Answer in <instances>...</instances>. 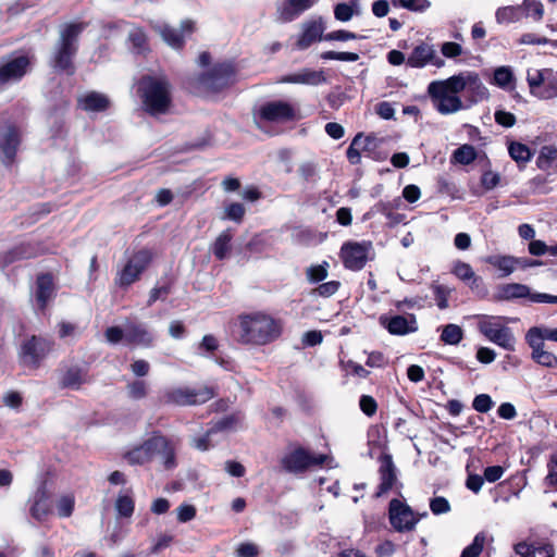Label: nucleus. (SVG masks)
<instances>
[{"instance_id": "nucleus-1", "label": "nucleus", "mask_w": 557, "mask_h": 557, "mask_svg": "<svg viewBox=\"0 0 557 557\" xmlns=\"http://www.w3.org/2000/svg\"><path fill=\"white\" fill-rule=\"evenodd\" d=\"M283 330L282 319L267 311L257 310L238 315L234 335L242 345L260 347L277 341Z\"/></svg>"}, {"instance_id": "nucleus-2", "label": "nucleus", "mask_w": 557, "mask_h": 557, "mask_svg": "<svg viewBox=\"0 0 557 557\" xmlns=\"http://www.w3.org/2000/svg\"><path fill=\"white\" fill-rule=\"evenodd\" d=\"M138 91L144 109L151 115L164 114L169 111L171 85L164 77L145 76L140 79Z\"/></svg>"}, {"instance_id": "nucleus-3", "label": "nucleus", "mask_w": 557, "mask_h": 557, "mask_svg": "<svg viewBox=\"0 0 557 557\" xmlns=\"http://www.w3.org/2000/svg\"><path fill=\"white\" fill-rule=\"evenodd\" d=\"M84 30L83 23L64 25L53 54V66L60 71L73 72L72 59L76 54L78 37Z\"/></svg>"}, {"instance_id": "nucleus-4", "label": "nucleus", "mask_w": 557, "mask_h": 557, "mask_svg": "<svg viewBox=\"0 0 557 557\" xmlns=\"http://www.w3.org/2000/svg\"><path fill=\"white\" fill-rule=\"evenodd\" d=\"M434 108L441 114L456 113L465 108L459 92L453 89L451 76L443 81H433L428 86Z\"/></svg>"}, {"instance_id": "nucleus-5", "label": "nucleus", "mask_w": 557, "mask_h": 557, "mask_svg": "<svg viewBox=\"0 0 557 557\" xmlns=\"http://www.w3.org/2000/svg\"><path fill=\"white\" fill-rule=\"evenodd\" d=\"M505 320L498 315H480L478 330L490 342L507 351H513L516 338L511 329L505 325Z\"/></svg>"}, {"instance_id": "nucleus-6", "label": "nucleus", "mask_w": 557, "mask_h": 557, "mask_svg": "<svg viewBox=\"0 0 557 557\" xmlns=\"http://www.w3.org/2000/svg\"><path fill=\"white\" fill-rule=\"evenodd\" d=\"M213 397L214 392L210 387H172L162 393L161 401L163 404L175 406H194L203 404Z\"/></svg>"}, {"instance_id": "nucleus-7", "label": "nucleus", "mask_w": 557, "mask_h": 557, "mask_svg": "<svg viewBox=\"0 0 557 557\" xmlns=\"http://www.w3.org/2000/svg\"><path fill=\"white\" fill-rule=\"evenodd\" d=\"M152 260V252L143 249L135 252L117 272L115 284L119 287L126 288L140 278L143 272L148 268Z\"/></svg>"}, {"instance_id": "nucleus-8", "label": "nucleus", "mask_w": 557, "mask_h": 557, "mask_svg": "<svg viewBox=\"0 0 557 557\" xmlns=\"http://www.w3.org/2000/svg\"><path fill=\"white\" fill-rule=\"evenodd\" d=\"M451 85L459 94L466 91L471 103H478L488 98V89L481 81L478 73L473 71L460 72L451 76Z\"/></svg>"}, {"instance_id": "nucleus-9", "label": "nucleus", "mask_w": 557, "mask_h": 557, "mask_svg": "<svg viewBox=\"0 0 557 557\" xmlns=\"http://www.w3.org/2000/svg\"><path fill=\"white\" fill-rule=\"evenodd\" d=\"M426 512L417 515L406 503L393 498L388 506V520L395 531L404 533L411 532L421 518L426 517Z\"/></svg>"}, {"instance_id": "nucleus-10", "label": "nucleus", "mask_w": 557, "mask_h": 557, "mask_svg": "<svg viewBox=\"0 0 557 557\" xmlns=\"http://www.w3.org/2000/svg\"><path fill=\"white\" fill-rule=\"evenodd\" d=\"M235 70L231 63H221L198 78V86L206 92H219L234 83Z\"/></svg>"}, {"instance_id": "nucleus-11", "label": "nucleus", "mask_w": 557, "mask_h": 557, "mask_svg": "<svg viewBox=\"0 0 557 557\" xmlns=\"http://www.w3.org/2000/svg\"><path fill=\"white\" fill-rule=\"evenodd\" d=\"M327 459L326 455H314L302 447H297L285 454L281 463L285 471L297 474L312 466L323 465Z\"/></svg>"}, {"instance_id": "nucleus-12", "label": "nucleus", "mask_w": 557, "mask_h": 557, "mask_svg": "<svg viewBox=\"0 0 557 557\" xmlns=\"http://www.w3.org/2000/svg\"><path fill=\"white\" fill-rule=\"evenodd\" d=\"M51 347V342L44 337L32 336L27 338L20 348L18 357L21 363L26 367L37 368L41 360L50 352Z\"/></svg>"}, {"instance_id": "nucleus-13", "label": "nucleus", "mask_w": 557, "mask_h": 557, "mask_svg": "<svg viewBox=\"0 0 557 557\" xmlns=\"http://www.w3.org/2000/svg\"><path fill=\"white\" fill-rule=\"evenodd\" d=\"M258 121L284 123L295 119V109L285 101H270L260 107Z\"/></svg>"}, {"instance_id": "nucleus-14", "label": "nucleus", "mask_w": 557, "mask_h": 557, "mask_svg": "<svg viewBox=\"0 0 557 557\" xmlns=\"http://www.w3.org/2000/svg\"><path fill=\"white\" fill-rule=\"evenodd\" d=\"M153 29L160 34L162 39L172 48L180 49L185 42L186 34L189 35L194 30V23L189 20L183 21L180 27H173L165 23L153 25Z\"/></svg>"}, {"instance_id": "nucleus-15", "label": "nucleus", "mask_w": 557, "mask_h": 557, "mask_svg": "<svg viewBox=\"0 0 557 557\" xmlns=\"http://www.w3.org/2000/svg\"><path fill=\"white\" fill-rule=\"evenodd\" d=\"M165 437L160 434H153L146 440L141 445L129 450L125 458L131 465H144L150 461L157 453V448L164 446Z\"/></svg>"}, {"instance_id": "nucleus-16", "label": "nucleus", "mask_w": 557, "mask_h": 557, "mask_svg": "<svg viewBox=\"0 0 557 557\" xmlns=\"http://www.w3.org/2000/svg\"><path fill=\"white\" fill-rule=\"evenodd\" d=\"M380 323L384 326L389 334L404 336L418 331V322L414 314H395V315H382Z\"/></svg>"}, {"instance_id": "nucleus-17", "label": "nucleus", "mask_w": 557, "mask_h": 557, "mask_svg": "<svg viewBox=\"0 0 557 557\" xmlns=\"http://www.w3.org/2000/svg\"><path fill=\"white\" fill-rule=\"evenodd\" d=\"M428 64L443 67L445 61L437 57L433 45L421 42L412 49L407 59V65L413 69H422Z\"/></svg>"}, {"instance_id": "nucleus-18", "label": "nucleus", "mask_w": 557, "mask_h": 557, "mask_svg": "<svg viewBox=\"0 0 557 557\" xmlns=\"http://www.w3.org/2000/svg\"><path fill=\"white\" fill-rule=\"evenodd\" d=\"M369 244L346 243L341 249L344 265L352 271L361 270L368 260Z\"/></svg>"}, {"instance_id": "nucleus-19", "label": "nucleus", "mask_w": 557, "mask_h": 557, "mask_svg": "<svg viewBox=\"0 0 557 557\" xmlns=\"http://www.w3.org/2000/svg\"><path fill=\"white\" fill-rule=\"evenodd\" d=\"M21 136L15 126L9 125L0 132V160L4 165H11L14 161Z\"/></svg>"}, {"instance_id": "nucleus-20", "label": "nucleus", "mask_w": 557, "mask_h": 557, "mask_svg": "<svg viewBox=\"0 0 557 557\" xmlns=\"http://www.w3.org/2000/svg\"><path fill=\"white\" fill-rule=\"evenodd\" d=\"M30 60L26 55H18L0 65V84L20 81L27 72Z\"/></svg>"}, {"instance_id": "nucleus-21", "label": "nucleus", "mask_w": 557, "mask_h": 557, "mask_svg": "<svg viewBox=\"0 0 557 557\" xmlns=\"http://www.w3.org/2000/svg\"><path fill=\"white\" fill-rule=\"evenodd\" d=\"M380 484L375 497H381L393 488L397 481L396 467L391 455H382L380 458Z\"/></svg>"}, {"instance_id": "nucleus-22", "label": "nucleus", "mask_w": 557, "mask_h": 557, "mask_svg": "<svg viewBox=\"0 0 557 557\" xmlns=\"http://www.w3.org/2000/svg\"><path fill=\"white\" fill-rule=\"evenodd\" d=\"M280 83L285 84H301L309 86H318L326 82L323 71H315L311 69H301L300 71L285 75L280 78Z\"/></svg>"}, {"instance_id": "nucleus-23", "label": "nucleus", "mask_w": 557, "mask_h": 557, "mask_svg": "<svg viewBox=\"0 0 557 557\" xmlns=\"http://www.w3.org/2000/svg\"><path fill=\"white\" fill-rule=\"evenodd\" d=\"M513 557H555V548L550 543L520 542L515 545Z\"/></svg>"}, {"instance_id": "nucleus-24", "label": "nucleus", "mask_w": 557, "mask_h": 557, "mask_svg": "<svg viewBox=\"0 0 557 557\" xmlns=\"http://www.w3.org/2000/svg\"><path fill=\"white\" fill-rule=\"evenodd\" d=\"M531 288L520 283H507L497 287L495 299L499 301H510L515 299L529 298L531 300Z\"/></svg>"}, {"instance_id": "nucleus-25", "label": "nucleus", "mask_w": 557, "mask_h": 557, "mask_svg": "<svg viewBox=\"0 0 557 557\" xmlns=\"http://www.w3.org/2000/svg\"><path fill=\"white\" fill-rule=\"evenodd\" d=\"M318 0H285L278 9V20L281 22H290L298 17L302 12L310 9Z\"/></svg>"}, {"instance_id": "nucleus-26", "label": "nucleus", "mask_w": 557, "mask_h": 557, "mask_svg": "<svg viewBox=\"0 0 557 557\" xmlns=\"http://www.w3.org/2000/svg\"><path fill=\"white\" fill-rule=\"evenodd\" d=\"M48 491L46 487V483H41L36 490L33 496V505L30 507V515L38 521L44 520L47 515L50 512V506L48 503Z\"/></svg>"}, {"instance_id": "nucleus-27", "label": "nucleus", "mask_w": 557, "mask_h": 557, "mask_svg": "<svg viewBox=\"0 0 557 557\" xmlns=\"http://www.w3.org/2000/svg\"><path fill=\"white\" fill-rule=\"evenodd\" d=\"M153 341L152 334L143 325L127 323L125 325V342L131 345L150 346Z\"/></svg>"}, {"instance_id": "nucleus-28", "label": "nucleus", "mask_w": 557, "mask_h": 557, "mask_svg": "<svg viewBox=\"0 0 557 557\" xmlns=\"http://www.w3.org/2000/svg\"><path fill=\"white\" fill-rule=\"evenodd\" d=\"M78 104L85 111L100 112L109 108L110 100L103 94L90 91L78 98Z\"/></svg>"}, {"instance_id": "nucleus-29", "label": "nucleus", "mask_w": 557, "mask_h": 557, "mask_svg": "<svg viewBox=\"0 0 557 557\" xmlns=\"http://www.w3.org/2000/svg\"><path fill=\"white\" fill-rule=\"evenodd\" d=\"M323 26L319 22H309L302 25V33L297 40V47L305 50L317 40L323 39Z\"/></svg>"}, {"instance_id": "nucleus-30", "label": "nucleus", "mask_w": 557, "mask_h": 557, "mask_svg": "<svg viewBox=\"0 0 557 557\" xmlns=\"http://www.w3.org/2000/svg\"><path fill=\"white\" fill-rule=\"evenodd\" d=\"M36 301L40 309H45L48 301L53 297V278L50 274H41L37 277Z\"/></svg>"}, {"instance_id": "nucleus-31", "label": "nucleus", "mask_w": 557, "mask_h": 557, "mask_svg": "<svg viewBox=\"0 0 557 557\" xmlns=\"http://www.w3.org/2000/svg\"><path fill=\"white\" fill-rule=\"evenodd\" d=\"M87 382V372L79 367L69 368L62 375L60 385L65 388L79 389Z\"/></svg>"}, {"instance_id": "nucleus-32", "label": "nucleus", "mask_w": 557, "mask_h": 557, "mask_svg": "<svg viewBox=\"0 0 557 557\" xmlns=\"http://www.w3.org/2000/svg\"><path fill=\"white\" fill-rule=\"evenodd\" d=\"M485 262L498 269L502 276L510 275L518 268V258L512 256H488Z\"/></svg>"}, {"instance_id": "nucleus-33", "label": "nucleus", "mask_w": 557, "mask_h": 557, "mask_svg": "<svg viewBox=\"0 0 557 557\" xmlns=\"http://www.w3.org/2000/svg\"><path fill=\"white\" fill-rule=\"evenodd\" d=\"M532 348L531 357L540 366L546 368H554L557 366V357L544 349V344H537L536 342H527Z\"/></svg>"}, {"instance_id": "nucleus-34", "label": "nucleus", "mask_w": 557, "mask_h": 557, "mask_svg": "<svg viewBox=\"0 0 557 557\" xmlns=\"http://www.w3.org/2000/svg\"><path fill=\"white\" fill-rule=\"evenodd\" d=\"M370 145V137H363L361 134L356 135L346 152L349 162L358 164L361 160V153L369 150Z\"/></svg>"}, {"instance_id": "nucleus-35", "label": "nucleus", "mask_w": 557, "mask_h": 557, "mask_svg": "<svg viewBox=\"0 0 557 557\" xmlns=\"http://www.w3.org/2000/svg\"><path fill=\"white\" fill-rule=\"evenodd\" d=\"M536 166L542 171L557 169V147L553 145L543 146L536 158Z\"/></svg>"}, {"instance_id": "nucleus-36", "label": "nucleus", "mask_w": 557, "mask_h": 557, "mask_svg": "<svg viewBox=\"0 0 557 557\" xmlns=\"http://www.w3.org/2000/svg\"><path fill=\"white\" fill-rule=\"evenodd\" d=\"M492 83L502 89L510 90L515 87V76L510 66H498L494 71Z\"/></svg>"}, {"instance_id": "nucleus-37", "label": "nucleus", "mask_w": 557, "mask_h": 557, "mask_svg": "<svg viewBox=\"0 0 557 557\" xmlns=\"http://www.w3.org/2000/svg\"><path fill=\"white\" fill-rule=\"evenodd\" d=\"M37 255V250L28 243H22L8 251L4 256V264H10L21 259L33 258Z\"/></svg>"}, {"instance_id": "nucleus-38", "label": "nucleus", "mask_w": 557, "mask_h": 557, "mask_svg": "<svg viewBox=\"0 0 557 557\" xmlns=\"http://www.w3.org/2000/svg\"><path fill=\"white\" fill-rule=\"evenodd\" d=\"M520 5H505L500 7L495 12L496 23L499 25L517 23L521 18Z\"/></svg>"}, {"instance_id": "nucleus-39", "label": "nucleus", "mask_w": 557, "mask_h": 557, "mask_svg": "<svg viewBox=\"0 0 557 557\" xmlns=\"http://www.w3.org/2000/svg\"><path fill=\"white\" fill-rule=\"evenodd\" d=\"M549 69H531L527 73V82L530 87V91L532 95L537 97V94L541 92L544 87L546 76L548 74Z\"/></svg>"}, {"instance_id": "nucleus-40", "label": "nucleus", "mask_w": 557, "mask_h": 557, "mask_svg": "<svg viewBox=\"0 0 557 557\" xmlns=\"http://www.w3.org/2000/svg\"><path fill=\"white\" fill-rule=\"evenodd\" d=\"M232 234L230 231L222 232L212 245V252L216 259H225L231 251Z\"/></svg>"}, {"instance_id": "nucleus-41", "label": "nucleus", "mask_w": 557, "mask_h": 557, "mask_svg": "<svg viewBox=\"0 0 557 557\" xmlns=\"http://www.w3.org/2000/svg\"><path fill=\"white\" fill-rule=\"evenodd\" d=\"M525 339L537 344H544L545 339L557 342V329L531 327L525 335Z\"/></svg>"}, {"instance_id": "nucleus-42", "label": "nucleus", "mask_w": 557, "mask_h": 557, "mask_svg": "<svg viewBox=\"0 0 557 557\" xmlns=\"http://www.w3.org/2000/svg\"><path fill=\"white\" fill-rule=\"evenodd\" d=\"M164 444V446L157 448L156 456H159L164 468L170 470L176 467L175 447L166 437Z\"/></svg>"}, {"instance_id": "nucleus-43", "label": "nucleus", "mask_w": 557, "mask_h": 557, "mask_svg": "<svg viewBox=\"0 0 557 557\" xmlns=\"http://www.w3.org/2000/svg\"><path fill=\"white\" fill-rule=\"evenodd\" d=\"M463 338V330L454 323L443 326L441 341L446 345H458Z\"/></svg>"}, {"instance_id": "nucleus-44", "label": "nucleus", "mask_w": 557, "mask_h": 557, "mask_svg": "<svg viewBox=\"0 0 557 557\" xmlns=\"http://www.w3.org/2000/svg\"><path fill=\"white\" fill-rule=\"evenodd\" d=\"M358 0H352L350 3H338L334 8V16L337 21L348 22L358 12Z\"/></svg>"}, {"instance_id": "nucleus-45", "label": "nucleus", "mask_w": 557, "mask_h": 557, "mask_svg": "<svg viewBox=\"0 0 557 557\" xmlns=\"http://www.w3.org/2000/svg\"><path fill=\"white\" fill-rule=\"evenodd\" d=\"M537 97L541 99H553L557 97V72L549 69L548 74L546 76V81L544 87L541 92L537 94Z\"/></svg>"}, {"instance_id": "nucleus-46", "label": "nucleus", "mask_w": 557, "mask_h": 557, "mask_svg": "<svg viewBox=\"0 0 557 557\" xmlns=\"http://www.w3.org/2000/svg\"><path fill=\"white\" fill-rule=\"evenodd\" d=\"M509 156L516 161L527 163L531 160L532 153L530 148L521 143H511L508 147Z\"/></svg>"}, {"instance_id": "nucleus-47", "label": "nucleus", "mask_w": 557, "mask_h": 557, "mask_svg": "<svg viewBox=\"0 0 557 557\" xmlns=\"http://www.w3.org/2000/svg\"><path fill=\"white\" fill-rule=\"evenodd\" d=\"M453 158L457 163L468 165L475 160L476 151L471 145H462L454 151Z\"/></svg>"}, {"instance_id": "nucleus-48", "label": "nucleus", "mask_w": 557, "mask_h": 557, "mask_svg": "<svg viewBox=\"0 0 557 557\" xmlns=\"http://www.w3.org/2000/svg\"><path fill=\"white\" fill-rule=\"evenodd\" d=\"M517 42L519 45H550L554 48H557V40L548 39L547 37L539 36L534 33H524L522 34Z\"/></svg>"}, {"instance_id": "nucleus-49", "label": "nucleus", "mask_w": 557, "mask_h": 557, "mask_svg": "<svg viewBox=\"0 0 557 557\" xmlns=\"http://www.w3.org/2000/svg\"><path fill=\"white\" fill-rule=\"evenodd\" d=\"M146 34L139 27H133L128 32V41L132 44L136 52H143L146 48Z\"/></svg>"}, {"instance_id": "nucleus-50", "label": "nucleus", "mask_w": 557, "mask_h": 557, "mask_svg": "<svg viewBox=\"0 0 557 557\" xmlns=\"http://www.w3.org/2000/svg\"><path fill=\"white\" fill-rule=\"evenodd\" d=\"M521 7L527 11V15L535 22H540L544 16V7L539 0H523Z\"/></svg>"}, {"instance_id": "nucleus-51", "label": "nucleus", "mask_w": 557, "mask_h": 557, "mask_svg": "<svg viewBox=\"0 0 557 557\" xmlns=\"http://www.w3.org/2000/svg\"><path fill=\"white\" fill-rule=\"evenodd\" d=\"M484 543V534L478 533L474 536L472 543L462 550L460 557H478L483 550Z\"/></svg>"}, {"instance_id": "nucleus-52", "label": "nucleus", "mask_w": 557, "mask_h": 557, "mask_svg": "<svg viewBox=\"0 0 557 557\" xmlns=\"http://www.w3.org/2000/svg\"><path fill=\"white\" fill-rule=\"evenodd\" d=\"M115 508L119 516L129 518L134 512V500L127 495H120L115 502Z\"/></svg>"}, {"instance_id": "nucleus-53", "label": "nucleus", "mask_w": 557, "mask_h": 557, "mask_svg": "<svg viewBox=\"0 0 557 557\" xmlns=\"http://www.w3.org/2000/svg\"><path fill=\"white\" fill-rule=\"evenodd\" d=\"M75 498L72 494L63 495L57 503L58 515L62 518H67L73 513Z\"/></svg>"}, {"instance_id": "nucleus-54", "label": "nucleus", "mask_w": 557, "mask_h": 557, "mask_svg": "<svg viewBox=\"0 0 557 557\" xmlns=\"http://www.w3.org/2000/svg\"><path fill=\"white\" fill-rule=\"evenodd\" d=\"M227 425H228V422H227V420H226V419H225V420H222V421H219V422L215 424V426H214V428H212L211 430H209V431L206 433V435H205V436L199 437V438H195V440H194V446H195L197 449L202 450V451H205V450L209 449V447H210L209 438H210L211 434H212L213 432H215L216 430H224L225 428H227Z\"/></svg>"}, {"instance_id": "nucleus-55", "label": "nucleus", "mask_w": 557, "mask_h": 557, "mask_svg": "<svg viewBox=\"0 0 557 557\" xmlns=\"http://www.w3.org/2000/svg\"><path fill=\"white\" fill-rule=\"evenodd\" d=\"M494 401L488 394H479L472 401V407L480 413H486L494 407Z\"/></svg>"}, {"instance_id": "nucleus-56", "label": "nucleus", "mask_w": 557, "mask_h": 557, "mask_svg": "<svg viewBox=\"0 0 557 557\" xmlns=\"http://www.w3.org/2000/svg\"><path fill=\"white\" fill-rule=\"evenodd\" d=\"M245 212L246 209L244 205L239 202H233L225 208L224 219L239 223L243 220Z\"/></svg>"}, {"instance_id": "nucleus-57", "label": "nucleus", "mask_w": 557, "mask_h": 557, "mask_svg": "<svg viewBox=\"0 0 557 557\" xmlns=\"http://www.w3.org/2000/svg\"><path fill=\"white\" fill-rule=\"evenodd\" d=\"M399 5L412 12H425L431 8L430 0H398Z\"/></svg>"}, {"instance_id": "nucleus-58", "label": "nucleus", "mask_w": 557, "mask_h": 557, "mask_svg": "<svg viewBox=\"0 0 557 557\" xmlns=\"http://www.w3.org/2000/svg\"><path fill=\"white\" fill-rule=\"evenodd\" d=\"M323 60H337L343 62H356L359 60V54L355 52H335L325 51L321 54Z\"/></svg>"}, {"instance_id": "nucleus-59", "label": "nucleus", "mask_w": 557, "mask_h": 557, "mask_svg": "<svg viewBox=\"0 0 557 557\" xmlns=\"http://www.w3.org/2000/svg\"><path fill=\"white\" fill-rule=\"evenodd\" d=\"M329 267L327 262H323V264L312 265L307 270L308 280L312 283H317L323 281L327 276Z\"/></svg>"}, {"instance_id": "nucleus-60", "label": "nucleus", "mask_w": 557, "mask_h": 557, "mask_svg": "<svg viewBox=\"0 0 557 557\" xmlns=\"http://www.w3.org/2000/svg\"><path fill=\"white\" fill-rule=\"evenodd\" d=\"M453 273L461 281L467 283L474 274L472 267L466 262H457L454 265Z\"/></svg>"}, {"instance_id": "nucleus-61", "label": "nucleus", "mask_w": 557, "mask_h": 557, "mask_svg": "<svg viewBox=\"0 0 557 557\" xmlns=\"http://www.w3.org/2000/svg\"><path fill=\"white\" fill-rule=\"evenodd\" d=\"M430 509L436 516L447 513L450 511V504L445 497L436 496L430 500Z\"/></svg>"}, {"instance_id": "nucleus-62", "label": "nucleus", "mask_w": 557, "mask_h": 557, "mask_svg": "<svg viewBox=\"0 0 557 557\" xmlns=\"http://www.w3.org/2000/svg\"><path fill=\"white\" fill-rule=\"evenodd\" d=\"M127 392L133 399H141L147 395V384L144 381H134L127 385Z\"/></svg>"}, {"instance_id": "nucleus-63", "label": "nucleus", "mask_w": 557, "mask_h": 557, "mask_svg": "<svg viewBox=\"0 0 557 557\" xmlns=\"http://www.w3.org/2000/svg\"><path fill=\"white\" fill-rule=\"evenodd\" d=\"M469 288L478 296L485 297L487 295V288L481 276L474 274L468 282Z\"/></svg>"}, {"instance_id": "nucleus-64", "label": "nucleus", "mask_w": 557, "mask_h": 557, "mask_svg": "<svg viewBox=\"0 0 557 557\" xmlns=\"http://www.w3.org/2000/svg\"><path fill=\"white\" fill-rule=\"evenodd\" d=\"M177 511V520L180 522H188L196 517V508L193 505H181L176 509Z\"/></svg>"}]
</instances>
